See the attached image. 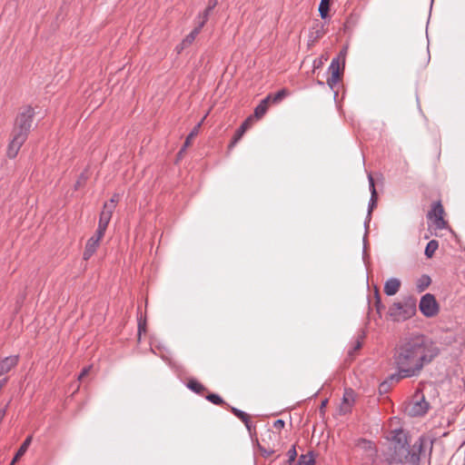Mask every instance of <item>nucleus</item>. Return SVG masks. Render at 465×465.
Listing matches in <instances>:
<instances>
[{
	"label": "nucleus",
	"instance_id": "f03ea898",
	"mask_svg": "<svg viewBox=\"0 0 465 465\" xmlns=\"http://www.w3.org/2000/svg\"><path fill=\"white\" fill-rule=\"evenodd\" d=\"M392 433L391 445L393 453L391 457V462L419 465L421 455L426 451L428 440L421 436L410 446L407 440V434L402 430H395Z\"/></svg>",
	"mask_w": 465,
	"mask_h": 465
},
{
	"label": "nucleus",
	"instance_id": "bb28decb",
	"mask_svg": "<svg viewBox=\"0 0 465 465\" xmlns=\"http://www.w3.org/2000/svg\"><path fill=\"white\" fill-rule=\"evenodd\" d=\"M212 11L213 10H209V6H207L206 9L203 11V13L199 15L198 18L200 19V21L198 23V25L200 27L203 28L204 26Z\"/></svg>",
	"mask_w": 465,
	"mask_h": 465
},
{
	"label": "nucleus",
	"instance_id": "c756f323",
	"mask_svg": "<svg viewBox=\"0 0 465 465\" xmlns=\"http://www.w3.org/2000/svg\"><path fill=\"white\" fill-rule=\"evenodd\" d=\"M232 412L237 418H239L242 422H247L248 421L249 415L246 412H244V411H241V410H239L237 408H234V407L232 408Z\"/></svg>",
	"mask_w": 465,
	"mask_h": 465
},
{
	"label": "nucleus",
	"instance_id": "c85d7f7f",
	"mask_svg": "<svg viewBox=\"0 0 465 465\" xmlns=\"http://www.w3.org/2000/svg\"><path fill=\"white\" fill-rule=\"evenodd\" d=\"M106 229L107 227L98 224L97 230L92 238L100 242L104 236Z\"/></svg>",
	"mask_w": 465,
	"mask_h": 465
},
{
	"label": "nucleus",
	"instance_id": "a878e982",
	"mask_svg": "<svg viewBox=\"0 0 465 465\" xmlns=\"http://www.w3.org/2000/svg\"><path fill=\"white\" fill-rule=\"evenodd\" d=\"M187 386L190 390L193 391L196 393H202L205 390L203 384L193 380L190 381Z\"/></svg>",
	"mask_w": 465,
	"mask_h": 465
},
{
	"label": "nucleus",
	"instance_id": "f8f14e48",
	"mask_svg": "<svg viewBox=\"0 0 465 465\" xmlns=\"http://www.w3.org/2000/svg\"><path fill=\"white\" fill-rule=\"evenodd\" d=\"M354 401V391L352 390H345L342 402L340 407L341 413L345 414L351 411V405Z\"/></svg>",
	"mask_w": 465,
	"mask_h": 465
},
{
	"label": "nucleus",
	"instance_id": "1a4fd4ad",
	"mask_svg": "<svg viewBox=\"0 0 465 465\" xmlns=\"http://www.w3.org/2000/svg\"><path fill=\"white\" fill-rule=\"evenodd\" d=\"M444 210L440 202L435 203L432 209L428 213L430 219H434V225L437 229H443L446 227V222L443 219Z\"/></svg>",
	"mask_w": 465,
	"mask_h": 465
},
{
	"label": "nucleus",
	"instance_id": "9b49d317",
	"mask_svg": "<svg viewBox=\"0 0 465 465\" xmlns=\"http://www.w3.org/2000/svg\"><path fill=\"white\" fill-rule=\"evenodd\" d=\"M19 361L18 355H10L0 360V377L8 373Z\"/></svg>",
	"mask_w": 465,
	"mask_h": 465
},
{
	"label": "nucleus",
	"instance_id": "a19ab883",
	"mask_svg": "<svg viewBox=\"0 0 465 465\" xmlns=\"http://www.w3.org/2000/svg\"><path fill=\"white\" fill-rule=\"evenodd\" d=\"M138 330L139 333H141L142 331H145V328L141 324V322H139Z\"/></svg>",
	"mask_w": 465,
	"mask_h": 465
},
{
	"label": "nucleus",
	"instance_id": "473e14b6",
	"mask_svg": "<svg viewBox=\"0 0 465 465\" xmlns=\"http://www.w3.org/2000/svg\"><path fill=\"white\" fill-rule=\"evenodd\" d=\"M287 456H288V462L290 463V465H292V463L295 461V459L297 457V451H296L295 446H292L288 450Z\"/></svg>",
	"mask_w": 465,
	"mask_h": 465
},
{
	"label": "nucleus",
	"instance_id": "0eeeda50",
	"mask_svg": "<svg viewBox=\"0 0 465 465\" xmlns=\"http://www.w3.org/2000/svg\"><path fill=\"white\" fill-rule=\"evenodd\" d=\"M429 409V403L425 401L423 395H415L414 400L411 401L408 407L407 411L412 417L424 415Z\"/></svg>",
	"mask_w": 465,
	"mask_h": 465
},
{
	"label": "nucleus",
	"instance_id": "20e7f679",
	"mask_svg": "<svg viewBox=\"0 0 465 465\" xmlns=\"http://www.w3.org/2000/svg\"><path fill=\"white\" fill-rule=\"evenodd\" d=\"M355 452L360 456L362 465H372L377 459V448L375 444L366 439H359L355 442Z\"/></svg>",
	"mask_w": 465,
	"mask_h": 465
},
{
	"label": "nucleus",
	"instance_id": "c03bdc74",
	"mask_svg": "<svg viewBox=\"0 0 465 465\" xmlns=\"http://www.w3.org/2000/svg\"><path fill=\"white\" fill-rule=\"evenodd\" d=\"M463 465H465V463Z\"/></svg>",
	"mask_w": 465,
	"mask_h": 465
},
{
	"label": "nucleus",
	"instance_id": "cd10ccee",
	"mask_svg": "<svg viewBox=\"0 0 465 465\" xmlns=\"http://www.w3.org/2000/svg\"><path fill=\"white\" fill-rule=\"evenodd\" d=\"M287 94L288 92L285 89H282L275 94H270L272 95L271 101H272L273 103H278L282 101Z\"/></svg>",
	"mask_w": 465,
	"mask_h": 465
},
{
	"label": "nucleus",
	"instance_id": "4be33fe9",
	"mask_svg": "<svg viewBox=\"0 0 465 465\" xmlns=\"http://www.w3.org/2000/svg\"><path fill=\"white\" fill-rule=\"evenodd\" d=\"M377 199H378L377 192H372V193H371V199H370L369 205H368L367 221H365V223H364L365 226H367V224L369 223V222L371 220V212L377 204Z\"/></svg>",
	"mask_w": 465,
	"mask_h": 465
},
{
	"label": "nucleus",
	"instance_id": "6e6552de",
	"mask_svg": "<svg viewBox=\"0 0 465 465\" xmlns=\"http://www.w3.org/2000/svg\"><path fill=\"white\" fill-rule=\"evenodd\" d=\"M27 136L22 134L12 133V139L8 144L6 154L8 158L14 159L19 153L20 148L26 141Z\"/></svg>",
	"mask_w": 465,
	"mask_h": 465
},
{
	"label": "nucleus",
	"instance_id": "ea45409f",
	"mask_svg": "<svg viewBox=\"0 0 465 465\" xmlns=\"http://www.w3.org/2000/svg\"><path fill=\"white\" fill-rule=\"evenodd\" d=\"M327 402H328L327 399L322 401L321 406H320L321 411H322L326 407Z\"/></svg>",
	"mask_w": 465,
	"mask_h": 465
},
{
	"label": "nucleus",
	"instance_id": "2eb2a0df",
	"mask_svg": "<svg viewBox=\"0 0 465 465\" xmlns=\"http://www.w3.org/2000/svg\"><path fill=\"white\" fill-rule=\"evenodd\" d=\"M206 115L202 119L200 123H198L187 135L185 142L179 152V155L183 153L188 146H190L192 140L199 134L200 128L202 126L203 122L204 121Z\"/></svg>",
	"mask_w": 465,
	"mask_h": 465
},
{
	"label": "nucleus",
	"instance_id": "7c9ffc66",
	"mask_svg": "<svg viewBox=\"0 0 465 465\" xmlns=\"http://www.w3.org/2000/svg\"><path fill=\"white\" fill-rule=\"evenodd\" d=\"M206 399L213 404L220 405L223 403V400L218 395L214 393H211L206 396Z\"/></svg>",
	"mask_w": 465,
	"mask_h": 465
},
{
	"label": "nucleus",
	"instance_id": "e433bc0d",
	"mask_svg": "<svg viewBox=\"0 0 465 465\" xmlns=\"http://www.w3.org/2000/svg\"><path fill=\"white\" fill-rule=\"evenodd\" d=\"M90 369H91V366L84 367L82 370V371L80 372V374L78 376V380H82L85 375H87L89 373Z\"/></svg>",
	"mask_w": 465,
	"mask_h": 465
},
{
	"label": "nucleus",
	"instance_id": "a211bd4d",
	"mask_svg": "<svg viewBox=\"0 0 465 465\" xmlns=\"http://www.w3.org/2000/svg\"><path fill=\"white\" fill-rule=\"evenodd\" d=\"M114 212V210H111V209H109V207H105L104 205L103 210L100 213L98 224L108 227V224L111 221Z\"/></svg>",
	"mask_w": 465,
	"mask_h": 465
},
{
	"label": "nucleus",
	"instance_id": "f704fd0d",
	"mask_svg": "<svg viewBox=\"0 0 465 465\" xmlns=\"http://www.w3.org/2000/svg\"><path fill=\"white\" fill-rule=\"evenodd\" d=\"M284 426H285V422L283 420L279 419L273 422V428L276 430H281L282 429L284 428Z\"/></svg>",
	"mask_w": 465,
	"mask_h": 465
},
{
	"label": "nucleus",
	"instance_id": "9d476101",
	"mask_svg": "<svg viewBox=\"0 0 465 465\" xmlns=\"http://www.w3.org/2000/svg\"><path fill=\"white\" fill-rule=\"evenodd\" d=\"M329 71L331 72V75L330 78H328L327 84L331 89H333L334 86L338 84L341 75V64L339 57L332 59L329 66Z\"/></svg>",
	"mask_w": 465,
	"mask_h": 465
},
{
	"label": "nucleus",
	"instance_id": "7ed1b4c3",
	"mask_svg": "<svg viewBox=\"0 0 465 465\" xmlns=\"http://www.w3.org/2000/svg\"><path fill=\"white\" fill-rule=\"evenodd\" d=\"M416 312V299L407 296L401 302H393L388 310V315L394 322H404L413 317Z\"/></svg>",
	"mask_w": 465,
	"mask_h": 465
},
{
	"label": "nucleus",
	"instance_id": "f3484780",
	"mask_svg": "<svg viewBox=\"0 0 465 465\" xmlns=\"http://www.w3.org/2000/svg\"><path fill=\"white\" fill-rule=\"evenodd\" d=\"M201 30L202 27L197 25L189 35H187L181 43L180 46H177L179 51L192 45L195 40L196 36L200 34Z\"/></svg>",
	"mask_w": 465,
	"mask_h": 465
},
{
	"label": "nucleus",
	"instance_id": "423d86ee",
	"mask_svg": "<svg viewBox=\"0 0 465 465\" xmlns=\"http://www.w3.org/2000/svg\"><path fill=\"white\" fill-rule=\"evenodd\" d=\"M419 309L423 316L432 318L439 313L440 305L433 294L426 293L420 298Z\"/></svg>",
	"mask_w": 465,
	"mask_h": 465
},
{
	"label": "nucleus",
	"instance_id": "aec40b11",
	"mask_svg": "<svg viewBox=\"0 0 465 465\" xmlns=\"http://www.w3.org/2000/svg\"><path fill=\"white\" fill-rule=\"evenodd\" d=\"M272 95H268L255 107L254 115L257 118L263 116L267 111V104L271 101Z\"/></svg>",
	"mask_w": 465,
	"mask_h": 465
},
{
	"label": "nucleus",
	"instance_id": "c9c22d12",
	"mask_svg": "<svg viewBox=\"0 0 465 465\" xmlns=\"http://www.w3.org/2000/svg\"><path fill=\"white\" fill-rule=\"evenodd\" d=\"M368 181H369L371 193H372V192H376L374 179H373L371 173L368 174Z\"/></svg>",
	"mask_w": 465,
	"mask_h": 465
},
{
	"label": "nucleus",
	"instance_id": "dca6fc26",
	"mask_svg": "<svg viewBox=\"0 0 465 465\" xmlns=\"http://www.w3.org/2000/svg\"><path fill=\"white\" fill-rule=\"evenodd\" d=\"M251 121L252 117H249L241 124L229 145L230 148L233 147L241 140L243 134L249 128Z\"/></svg>",
	"mask_w": 465,
	"mask_h": 465
},
{
	"label": "nucleus",
	"instance_id": "4468645a",
	"mask_svg": "<svg viewBox=\"0 0 465 465\" xmlns=\"http://www.w3.org/2000/svg\"><path fill=\"white\" fill-rule=\"evenodd\" d=\"M100 242L90 237L86 242L85 248L83 253V259L88 261L96 252Z\"/></svg>",
	"mask_w": 465,
	"mask_h": 465
},
{
	"label": "nucleus",
	"instance_id": "ddd939ff",
	"mask_svg": "<svg viewBox=\"0 0 465 465\" xmlns=\"http://www.w3.org/2000/svg\"><path fill=\"white\" fill-rule=\"evenodd\" d=\"M401 281L398 278H390L384 283V292L388 296L395 295L401 288Z\"/></svg>",
	"mask_w": 465,
	"mask_h": 465
},
{
	"label": "nucleus",
	"instance_id": "37998d69",
	"mask_svg": "<svg viewBox=\"0 0 465 465\" xmlns=\"http://www.w3.org/2000/svg\"><path fill=\"white\" fill-rule=\"evenodd\" d=\"M79 185H80V181H78V182L76 183L75 187H78Z\"/></svg>",
	"mask_w": 465,
	"mask_h": 465
},
{
	"label": "nucleus",
	"instance_id": "6ab92c4d",
	"mask_svg": "<svg viewBox=\"0 0 465 465\" xmlns=\"http://www.w3.org/2000/svg\"><path fill=\"white\" fill-rule=\"evenodd\" d=\"M32 439H33V437L30 435L25 440V441L23 442V444L20 446L17 452L15 453L10 465H14L26 452L28 447L30 446V444L32 442Z\"/></svg>",
	"mask_w": 465,
	"mask_h": 465
},
{
	"label": "nucleus",
	"instance_id": "393cba45",
	"mask_svg": "<svg viewBox=\"0 0 465 465\" xmlns=\"http://www.w3.org/2000/svg\"><path fill=\"white\" fill-rule=\"evenodd\" d=\"M330 1L331 0H321L319 5V13L322 19H325L328 16L330 10Z\"/></svg>",
	"mask_w": 465,
	"mask_h": 465
},
{
	"label": "nucleus",
	"instance_id": "b1692460",
	"mask_svg": "<svg viewBox=\"0 0 465 465\" xmlns=\"http://www.w3.org/2000/svg\"><path fill=\"white\" fill-rule=\"evenodd\" d=\"M294 465H314V458L312 452L301 455Z\"/></svg>",
	"mask_w": 465,
	"mask_h": 465
},
{
	"label": "nucleus",
	"instance_id": "72a5a7b5",
	"mask_svg": "<svg viewBox=\"0 0 465 465\" xmlns=\"http://www.w3.org/2000/svg\"><path fill=\"white\" fill-rule=\"evenodd\" d=\"M375 307L378 313H381V309L384 308V306L381 304V297L378 291L375 292Z\"/></svg>",
	"mask_w": 465,
	"mask_h": 465
},
{
	"label": "nucleus",
	"instance_id": "2f4dec72",
	"mask_svg": "<svg viewBox=\"0 0 465 465\" xmlns=\"http://www.w3.org/2000/svg\"><path fill=\"white\" fill-rule=\"evenodd\" d=\"M118 201H119V195L115 193L113 195V197L110 199V201L105 203L104 205L105 207H109V209H111V210H115Z\"/></svg>",
	"mask_w": 465,
	"mask_h": 465
},
{
	"label": "nucleus",
	"instance_id": "58836bf2",
	"mask_svg": "<svg viewBox=\"0 0 465 465\" xmlns=\"http://www.w3.org/2000/svg\"><path fill=\"white\" fill-rule=\"evenodd\" d=\"M243 423L245 424V426H246V428H247L248 431H249L250 433H252V423H251V421H250V418L248 417V421H247V422H243Z\"/></svg>",
	"mask_w": 465,
	"mask_h": 465
},
{
	"label": "nucleus",
	"instance_id": "412c9836",
	"mask_svg": "<svg viewBox=\"0 0 465 465\" xmlns=\"http://www.w3.org/2000/svg\"><path fill=\"white\" fill-rule=\"evenodd\" d=\"M430 277L427 274H423L417 280L416 289L419 292H422L430 286Z\"/></svg>",
	"mask_w": 465,
	"mask_h": 465
},
{
	"label": "nucleus",
	"instance_id": "4c0bfd02",
	"mask_svg": "<svg viewBox=\"0 0 465 465\" xmlns=\"http://www.w3.org/2000/svg\"><path fill=\"white\" fill-rule=\"evenodd\" d=\"M218 1L217 0H209L208 6L209 10H213L214 7L217 5Z\"/></svg>",
	"mask_w": 465,
	"mask_h": 465
},
{
	"label": "nucleus",
	"instance_id": "39448f33",
	"mask_svg": "<svg viewBox=\"0 0 465 465\" xmlns=\"http://www.w3.org/2000/svg\"><path fill=\"white\" fill-rule=\"evenodd\" d=\"M35 110L32 106H25L17 114L12 133L22 134L28 137L34 121Z\"/></svg>",
	"mask_w": 465,
	"mask_h": 465
},
{
	"label": "nucleus",
	"instance_id": "5701e85b",
	"mask_svg": "<svg viewBox=\"0 0 465 465\" xmlns=\"http://www.w3.org/2000/svg\"><path fill=\"white\" fill-rule=\"evenodd\" d=\"M438 248H439L438 241L431 240L427 243L424 253L428 258H431L434 255V253Z\"/></svg>",
	"mask_w": 465,
	"mask_h": 465
},
{
	"label": "nucleus",
	"instance_id": "f257e3e1",
	"mask_svg": "<svg viewBox=\"0 0 465 465\" xmlns=\"http://www.w3.org/2000/svg\"><path fill=\"white\" fill-rule=\"evenodd\" d=\"M440 353L437 344L423 334H413L402 340L395 349L393 362L397 371L389 376L391 383L417 377L423 368Z\"/></svg>",
	"mask_w": 465,
	"mask_h": 465
},
{
	"label": "nucleus",
	"instance_id": "79ce46f5",
	"mask_svg": "<svg viewBox=\"0 0 465 465\" xmlns=\"http://www.w3.org/2000/svg\"><path fill=\"white\" fill-rule=\"evenodd\" d=\"M361 342L358 341H357V343H356V345H355V347H354V350H358V349H360V348H361Z\"/></svg>",
	"mask_w": 465,
	"mask_h": 465
}]
</instances>
